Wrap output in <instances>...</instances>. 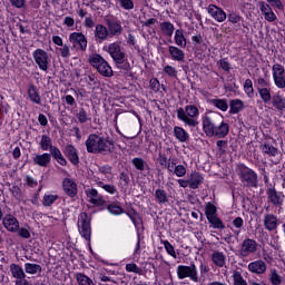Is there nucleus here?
Returning <instances> with one entry per match:
<instances>
[{
  "mask_svg": "<svg viewBox=\"0 0 285 285\" xmlns=\"http://www.w3.org/2000/svg\"><path fill=\"white\" fill-rule=\"evenodd\" d=\"M77 118H78V121L81 124H86L89 120L88 114L83 108L79 110V112L77 114Z\"/></svg>",
  "mask_w": 285,
  "mask_h": 285,
  "instance_id": "nucleus-59",
  "label": "nucleus"
},
{
  "mask_svg": "<svg viewBox=\"0 0 285 285\" xmlns=\"http://www.w3.org/2000/svg\"><path fill=\"white\" fill-rule=\"evenodd\" d=\"M271 104L272 107L281 114H283V111L285 110V97L282 96L279 92H276L272 96Z\"/></svg>",
  "mask_w": 285,
  "mask_h": 285,
  "instance_id": "nucleus-21",
  "label": "nucleus"
},
{
  "mask_svg": "<svg viewBox=\"0 0 285 285\" xmlns=\"http://www.w3.org/2000/svg\"><path fill=\"white\" fill-rule=\"evenodd\" d=\"M209 104L223 112L228 111V100L226 99L214 98L209 100Z\"/></svg>",
  "mask_w": 285,
  "mask_h": 285,
  "instance_id": "nucleus-35",
  "label": "nucleus"
},
{
  "mask_svg": "<svg viewBox=\"0 0 285 285\" xmlns=\"http://www.w3.org/2000/svg\"><path fill=\"white\" fill-rule=\"evenodd\" d=\"M169 173H173L178 178H183L186 176V167H184V165H175L173 171Z\"/></svg>",
  "mask_w": 285,
  "mask_h": 285,
  "instance_id": "nucleus-53",
  "label": "nucleus"
},
{
  "mask_svg": "<svg viewBox=\"0 0 285 285\" xmlns=\"http://www.w3.org/2000/svg\"><path fill=\"white\" fill-rule=\"evenodd\" d=\"M110 37L108 27L102 23H97L95 27V39L98 42H105Z\"/></svg>",
  "mask_w": 285,
  "mask_h": 285,
  "instance_id": "nucleus-18",
  "label": "nucleus"
},
{
  "mask_svg": "<svg viewBox=\"0 0 285 285\" xmlns=\"http://www.w3.org/2000/svg\"><path fill=\"white\" fill-rule=\"evenodd\" d=\"M62 189L65 194L71 198L78 195V185L73 178H63Z\"/></svg>",
  "mask_w": 285,
  "mask_h": 285,
  "instance_id": "nucleus-13",
  "label": "nucleus"
},
{
  "mask_svg": "<svg viewBox=\"0 0 285 285\" xmlns=\"http://www.w3.org/2000/svg\"><path fill=\"white\" fill-rule=\"evenodd\" d=\"M248 271L257 275L264 274L266 272V264L263 261L253 262L248 265Z\"/></svg>",
  "mask_w": 285,
  "mask_h": 285,
  "instance_id": "nucleus-32",
  "label": "nucleus"
},
{
  "mask_svg": "<svg viewBox=\"0 0 285 285\" xmlns=\"http://www.w3.org/2000/svg\"><path fill=\"white\" fill-rule=\"evenodd\" d=\"M63 24L67 27V28H73L75 24H76V20L73 17L71 16H66L63 18Z\"/></svg>",
  "mask_w": 285,
  "mask_h": 285,
  "instance_id": "nucleus-63",
  "label": "nucleus"
},
{
  "mask_svg": "<svg viewBox=\"0 0 285 285\" xmlns=\"http://www.w3.org/2000/svg\"><path fill=\"white\" fill-rule=\"evenodd\" d=\"M78 229L79 234L82 238H85L88 242V247L90 254H94L92 247H91V225L90 219L86 213H82L78 217Z\"/></svg>",
  "mask_w": 285,
  "mask_h": 285,
  "instance_id": "nucleus-4",
  "label": "nucleus"
},
{
  "mask_svg": "<svg viewBox=\"0 0 285 285\" xmlns=\"http://www.w3.org/2000/svg\"><path fill=\"white\" fill-rule=\"evenodd\" d=\"M76 281H77L78 285H95V283L91 278H89L88 276H86L81 273L76 274Z\"/></svg>",
  "mask_w": 285,
  "mask_h": 285,
  "instance_id": "nucleus-49",
  "label": "nucleus"
},
{
  "mask_svg": "<svg viewBox=\"0 0 285 285\" xmlns=\"http://www.w3.org/2000/svg\"><path fill=\"white\" fill-rule=\"evenodd\" d=\"M269 281L273 285H279L282 283L281 277L277 275L275 271L271 272Z\"/></svg>",
  "mask_w": 285,
  "mask_h": 285,
  "instance_id": "nucleus-62",
  "label": "nucleus"
},
{
  "mask_svg": "<svg viewBox=\"0 0 285 285\" xmlns=\"http://www.w3.org/2000/svg\"><path fill=\"white\" fill-rule=\"evenodd\" d=\"M111 171L112 167H110L109 165H104L102 167L98 168V173L106 176L108 180H110V178H108V175H111Z\"/></svg>",
  "mask_w": 285,
  "mask_h": 285,
  "instance_id": "nucleus-58",
  "label": "nucleus"
},
{
  "mask_svg": "<svg viewBox=\"0 0 285 285\" xmlns=\"http://www.w3.org/2000/svg\"><path fill=\"white\" fill-rule=\"evenodd\" d=\"M255 88L257 89L262 101L265 105H269L271 100L273 98V96L271 94V82L263 77H258L255 80Z\"/></svg>",
  "mask_w": 285,
  "mask_h": 285,
  "instance_id": "nucleus-6",
  "label": "nucleus"
},
{
  "mask_svg": "<svg viewBox=\"0 0 285 285\" xmlns=\"http://www.w3.org/2000/svg\"><path fill=\"white\" fill-rule=\"evenodd\" d=\"M261 150L267 157L277 158V161L281 160L282 154L276 147H273V145H262Z\"/></svg>",
  "mask_w": 285,
  "mask_h": 285,
  "instance_id": "nucleus-25",
  "label": "nucleus"
},
{
  "mask_svg": "<svg viewBox=\"0 0 285 285\" xmlns=\"http://www.w3.org/2000/svg\"><path fill=\"white\" fill-rule=\"evenodd\" d=\"M2 224H3V227L10 233H18L20 228L19 220L12 215L4 216Z\"/></svg>",
  "mask_w": 285,
  "mask_h": 285,
  "instance_id": "nucleus-17",
  "label": "nucleus"
},
{
  "mask_svg": "<svg viewBox=\"0 0 285 285\" xmlns=\"http://www.w3.org/2000/svg\"><path fill=\"white\" fill-rule=\"evenodd\" d=\"M39 146H40L41 150H43V151L50 150L51 155H52V149L57 148V147H53L50 136H46V135L41 136Z\"/></svg>",
  "mask_w": 285,
  "mask_h": 285,
  "instance_id": "nucleus-36",
  "label": "nucleus"
},
{
  "mask_svg": "<svg viewBox=\"0 0 285 285\" xmlns=\"http://www.w3.org/2000/svg\"><path fill=\"white\" fill-rule=\"evenodd\" d=\"M160 31L166 37H173L175 33V24L170 21H163L160 22Z\"/></svg>",
  "mask_w": 285,
  "mask_h": 285,
  "instance_id": "nucleus-34",
  "label": "nucleus"
},
{
  "mask_svg": "<svg viewBox=\"0 0 285 285\" xmlns=\"http://www.w3.org/2000/svg\"><path fill=\"white\" fill-rule=\"evenodd\" d=\"M267 196H268V199L271 200V203L275 206H281L285 198L284 194H282L281 191H277L275 189H268Z\"/></svg>",
  "mask_w": 285,
  "mask_h": 285,
  "instance_id": "nucleus-24",
  "label": "nucleus"
},
{
  "mask_svg": "<svg viewBox=\"0 0 285 285\" xmlns=\"http://www.w3.org/2000/svg\"><path fill=\"white\" fill-rule=\"evenodd\" d=\"M258 8L267 22H275L277 20V16L275 14L272 7L267 2L259 1Z\"/></svg>",
  "mask_w": 285,
  "mask_h": 285,
  "instance_id": "nucleus-16",
  "label": "nucleus"
},
{
  "mask_svg": "<svg viewBox=\"0 0 285 285\" xmlns=\"http://www.w3.org/2000/svg\"><path fill=\"white\" fill-rule=\"evenodd\" d=\"M51 163V154H38L33 158V164L40 167H48Z\"/></svg>",
  "mask_w": 285,
  "mask_h": 285,
  "instance_id": "nucleus-31",
  "label": "nucleus"
},
{
  "mask_svg": "<svg viewBox=\"0 0 285 285\" xmlns=\"http://www.w3.org/2000/svg\"><path fill=\"white\" fill-rule=\"evenodd\" d=\"M89 62L101 76L111 77L114 75L112 67L101 55L95 53L90 56Z\"/></svg>",
  "mask_w": 285,
  "mask_h": 285,
  "instance_id": "nucleus-3",
  "label": "nucleus"
},
{
  "mask_svg": "<svg viewBox=\"0 0 285 285\" xmlns=\"http://www.w3.org/2000/svg\"><path fill=\"white\" fill-rule=\"evenodd\" d=\"M178 279L189 278L194 283L199 282V271L196 264H190L189 266L180 265L176 269Z\"/></svg>",
  "mask_w": 285,
  "mask_h": 285,
  "instance_id": "nucleus-5",
  "label": "nucleus"
},
{
  "mask_svg": "<svg viewBox=\"0 0 285 285\" xmlns=\"http://www.w3.org/2000/svg\"><path fill=\"white\" fill-rule=\"evenodd\" d=\"M212 261L214 265L222 268L226 265V255H224L222 252H214L212 255Z\"/></svg>",
  "mask_w": 285,
  "mask_h": 285,
  "instance_id": "nucleus-38",
  "label": "nucleus"
},
{
  "mask_svg": "<svg viewBox=\"0 0 285 285\" xmlns=\"http://www.w3.org/2000/svg\"><path fill=\"white\" fill-rule=\"evenodd\" d=\"M57 52L63 59H69L71 57V48L68 43H65L57 48Z\"/></svg>",
  "mask_w": 285,
  "mask_h": 285,
  "instance_id": "nucleus-44",
  "label": "nucleus"
},
{
  "mask_svg": "<svg viewBox=\"0 0 285 285\" xmlns=\"http://www.w3.org/2000/svg\"><path fill=\"white\" fill-rule=\"evenodd\" d=\"M24 272L29 275H37L42 273V267L37 264L26 263L24 264Z\"/></svg>",
  "mask_w": 285,
  "mask_h": 285,
  "instance_id": "nucleus-43",
  "label": "nucleus"
},
{
  "mask_svg": "<svg viewBox=\"0 0 285 285\" xmlns=\"http://www.w3.org/2000/svg\"><path fill=\"white\" fill-rule=\"evenodd\" d=\"M207 220L214 229H224V228H226V226L224 225L222 219H219L217 216L207 218Z\"/></svg>",
  "mask_w": 285,
  "mask_h": 285,
  "instance_id": "nucleus-52",
  "label": "nucleus"
},
{
  "mask_svg": "<svg viewBox=\"0 0 285 285\" xmlns=\"http://www.w3.org/2000/svg\"><path fill=\"white\" fill-rule=\"evenodd\" d=\"M126 271L128 273H135V274H141L142 273V269L136 264H127L126 265Z\"/></svg>",
  "mask_w": 285,
  "mask_h": 285,
  "instance_id": "nucleus-60",
  "label": "nucleus"
},
{
  "mask_svg": "<svg viewBox=\"0 0 285 285\" xmlns=\"http://www.w3.org/2000/svg\"><path fill=\"white\" fill-rule=\"evenodd\" d=\"M69 43L71 49L80 52H86L88 49V39L83 32L73 31L69 35Z\"/></svg>",
  "mask_w": 285,
  "mask_h": 285,
  "instance_id": "nucleus-8",
  "label": "nucleus"
},
{
  "mask_svg": "<svg viewBox=\"0 0 285 285\" xmlns=\"http://www.w3.org/2000/svg\"><path fill=\"white\" fill-rule=\"evenodd\" d=\"M244 110V101L242 99H233L230 101V114L236 115Z\"/></svg>",
  "mask_w": 285,
  "mask_h": 285,
  "instance_id": "nucleus-42",
  "label": "nucleus"
},
{
  "mask_svg": "<svg viewBox=\"0 0 285 285\" xmlns=\"http://www.w3.org/2000/svg\"><path fill=\"white\" fill-rule=\"evenodd\" d=\"M28 97L31 102H33L36 105H41V96H40L38 88L35 85H29Z\"/></svg>",
  "mask_w": 285,
  "mask_h": 285,
  "instance_id": "nucleus-30",
  "label": "nucleus"
},
{
  "mask_svg": "<svg viewBox=\"0 0 285 285\" xmlns=\"http://www.w3.org/2000/svg\"><path fill=\"white\" fill-rule=\"evenodd\" d=\"M272 75L275 86L278 89L285 88V68L281 63H274L272 67Z\"/></svg>",
  "mask_w": 285,
  "mask_h": 285,
  "instance_id": "nucleus-11",
  "label": "nucleus"
},
{
  "mask_svg": "<svg viewBox=\"0 0 285 285\" xmlns=\"http://www.w3.org/2000/svg\"><path fill=\"white\" fill-rule=\"evenodd\" d=\"M164 72L170 78H177V68L171 65H166L164 67Z\"/></svg>",
  "mask_w": 285,
  "mask_h": 285,
  "instance_id": "nucleus-56",
  "label": "nucleus"
},
{
  "mask_svg": "<svg viewBox=\"0 0 285 285\" xmlns=\"http://www.w3.org/2000/svg\"><path fill=\"white\" fill-rule=\"evenodd\" d=\"M131 164L135 167V169L140 173L149 170V165L147 160H145L144 158H132Z\"/></svg>",
  "mask_w": 285,
  "mask_h": 285,
  "instance_id": "nucleus-37",
  "label": "nucleus"
},
{
  "mask_svg": "<svg viewBox=\"0 0 285 285\" xmlns=\"http://www.w3.org/2000/svg\"><path fill=\"white\" fill-rule=\"evenodd\" d=\"M202 183H204V176L199 171H193L189 176V188L197 189Z\"/></svg>",
  "mask_w": 285,
  "mask_h": 285,
  "instance_id": "nucleus-29",
  "label": "nucleus"
},
{
  "mask_svg": "<svg viewBox=\"0 0 285 285\" xmlns=\"http://www.w3.org/2000/svg\"><path fill=\"white\" fill-rule=\"evenodd\" d=\"M155 197L158 204H166L168 203L167 191L165 189H156Z\"/></svg>",
  "mask_w": 285,
  "mask_h": 285,
  "instance_id": "nucleus-51",
  "label": "nucleus"
},
{
  "mask_svg": "<svg viewBox=\"0 0 285 285\" xmlns=\"http://www.w3.org/2000/svg\"><path fill=\"white\" fill-rule=\"evenodd\" d=\"M86 149L90 154L98 153H110L112 148L111 140L104 138L102 136H97V134H90L85 141Z\"/></svg>",
  "mask_w": 285,
  "mask_h": 285,
  "instance_id": "nucleus-1",
  "label": "nucleus"
},
{
  "mask_svg": "<svg viewBox=\"0 0 285 285\" xmlns=\"http://www.w3.org/2000/svg\"><path fill=\"white\" fill-rule=\"evenodd\" d=\"M177 118L186 126L195 128L199 126V108L196 105H186L177 109Z\"/></svg>",
  "mask_w": 285,
  "mask_h": 285,
  "instance_id": "nucleus-2",
  "label": "nucleus"
},
{
  "mask_svg": "<svg viewBox=\"0 0 285 285\" xmlns=\"http://www.w3.org/2000/svg\"><path fill=\"white\" fill-rule=\"evenodd\" d=\"M278 226V219L276 216L268 214L264 217V227L268 232H274Z\"/></svg>",
  "mask_w": 285,
  "mask_h": 285,
  "instance_id": "nucleus-26",
  "label": "nucleus"
},
{
  "mask_svg": "<svg viewBox=\"0 0 285 285\" xmlns=\"http://www.w3.org/2000/svg\"><path fill=\"white\" fill-rule=\"evenodd\" d=\"M174 42L179 48H186L188 41L186 40V36L184 35V29H176L174 33Z\"/></svg>",
  "mask_w": 285,
  "mask_h": 285,
  "instance_id": "nucleus-27",
  "label": "nucleus"
},
{
  "mask_svg": "<svg viewBox=\"0 0 285 285\" xmlns=\"http://www.w3.org/2000/svg\"><path fill=\"white\" fill-rule=\"evenodd\" d=\"M17 233H18L19 237H21L23 239L31 238L29 228H18Z\"/></svg>",
  "mask_w": 285,
  "mask_h": 285,
  "instance_id": "nucleus-61",
  "label": "nucleus"
},
{
  "mask_svg": "<svg viewBox=\"0 0 285 285\" xmlns=\"http://www.w3.org/2000/svg\"><path fill=\"white\" fill-rule=\"evenodd\" d=\"M9 269H10V273H11L12 277H14L16 279L27 277L23 268L21 266L17 265V264H11L9 266Z\"/></svg>",
  "mask_w": 285,
  "mask_h": 285,
  "instance_id": "nucleus-39",
  "label": "nucleus"
},
{
  "mask_svg": "<svg viewBox=\"0 0 285 285\" xmlns=\"http://www.w3.org/2000/svg\"><path fill=\"white\" fill-rule=\"evenodd\" d=\"M207 12L218 23L226 21V11L216 4H209L207 7Z\"/></svg>",
  "mask_w": 285,
  "mask_h": 285,
  "instance_id": "nucleus-14",
  "label": "nucleus"
},
{
  "mask_svg": "<svg viewBox=\"0 0 285 285\" xmlns=\"http://www.w3.org/2000/svg\"><path fill=\"white\" fill-rule=\"evenodd\" d=\"M158 163L160 166L165 167L168 171H173V165H170V158L166 154H159Z\"/></svg>",
  "mask_w": 285,
  "mask_h": 285,
  "instance_id": "nucleus-45",
  "label": "nucleus"
},
{
  "mask_svg": "<svg viewBox=\"0 0 285 285\" xmlns=\"http://www.w3.org/2000/svg\"><path fill=\"white\" fill-rule=\"evenodd\" d=\"M107 29L110 38L118 37L122 33V24L117 20H107Z\"/></svg>",
  "mask_w": 285,
  "mask_h": 285,
  "instance_id": "nucleus-19",
  "label": "nucleus"
},
{
  "mask_svg": "<svg viewBox=\"0 0 285 285\" xmlns=\"http://www.w3.org/2000/svg\"><path fill=\"white\" fill-rule=\"evenodd\" d=\"M107 210L110 215L115 216L125 214V210L119 203H109Z\"/></svg>",
  "mask_w": 285,
  "mask_h": 285,
  "instance_id": "nucleus-41",
  "label": "nucleus"
},
{
  "mask_svg": "<svg viewBox=\"0 0 285 285\" xmlns=\"http://www.w3.org/2000/svg\"><path fill=\"white\" fill-rule=\"evenodd\" d=\"M229 130L230 127H228V122H224V120H222L219 125H215L213 137L224 139L226 136H228Z\"/></svg>",
  "mask_w": 285,
  "mask_h": 285,
  "instance_id": "nucleus-22",
  "label": "nucleus"
},
{
  "mask_svg": "<svg viewBox=\"0 0 285 285\" xmlns=\"http://www.w3.org/2000/svg\"><path fill=\"white\" fill-rule=\"evenodd\" d=\"M168 52L174 61L184 62L186 59V53L177 46H169Z\"/></svg>",
  "mask_w": 285,
  "mask_h": 285,
  "instance_id": "nucleus-23",
  "label": "nucleus"
},
{
  "mask_svg": "<svg viewBox=\"0 0 285 285\" xmlns=\"http://www.w3.org/2000/svg\"><path fill=\"white\" fill-rule=\"evenodd\" d=\"M105 49L116 63L122 65L125 62L126 55L121 50V46L119 42H111L107 47H105Z\"/></svg>",
  "mask_w": 285,
  "mask_h": 285,
  "instance_id": "nucleus-10",
  "label": "nucleus"
},
{
  "mask_svg": "<svg viewBox=\"0 0 285 285\" xmlns=\"http://www.w3.org/2000/svg\"><path fill=\"white\" fill-rule=\"evenodd\" d=\"M66 156L69 158L70 163L72 165H78L79 164V156L76 147L73 145H67L65 149Z\"/></svg>",
  "mask_w": 285,
  "mask_h": 285,
  "instance_id": "nucleus-28",
  "label": "nucleus"
},
{
  "mask_svg": "<svg viewBox=\"0 0 285 285\" xmlns=\"http://www.w3.org/2000/svg\"><path fill=\"white\" fill-rule=\"evenodd\" d=\"M127 216L131 219V222L135 226H139L141 224V218H140L139 214H137L135 212L134 213L129 212V213H127Z\"/></svg>",
  "mask_w": 285,
  "mask_h": 285,
  "instance_id": "nucleus-57",
  "label": "nucleus"
},
{
  "mask_svg": "<svg viewBox=\"0 0 285 285\" xmlns=\"http://www.w3.org/2000/svg\"><path fill=\"white\" fill-rule=\"evenodd\" d=\"M205 215L207 219H210L213 217H217V207H215V205H213V203H208L205 206Z\"/></svg>",
  "mask_w": 285,
  "mask_h": 285,
  "instance_id": "nucleus-50",
  "label": "nucleus"
},
{
  "mask_svg": "<svg viewBox=\"0 0 285 285\" xmlns=\"http://www.w3.org/2000/svg\"><path fill=\"white\" fill-rule=\"evenodd\" d=\"M163 245L169 256L177 259V253L175 252V247H173V244L168 240L163 242Z\"/></svg>",
  "mask_w": 285,
  "mask_h": 285,
  "instance_id": "nucleus-54",
  "label": "nucleus"
},
{
  "mask_svg": "<svg viewBox=\"0 0 285 285\" xmlns=\"http://www.w3.org/2000/svg\"><path fill=\"white\" fill-rule=\"evenodd\" d=\"M86 196L88 198V202L92 204L94 206L101 207L106 205V200L101 194H99L98 189H86Z\"/></svg>",
  "mask_w": 285,
  "mask_h": 285,
  "instance_id": "nucleus-12",
  "label": "nucleus"
},
{
  "mask_svg": "<svg viewBox=\"0 0 285 285\" xmlns=\"http://www.w3.org/2000/svg\"><path fill=\"white\" fill-rule=\"evenodd\" d=\"M255 252H257V242H255L253 239H245L242 243V246L239 249L240 256L248 257L252 254H255Z\"/></svg>",
  "mask_w": 285,
  "mask_h": 285,
  "instance_id": "nucleus-15",
  "label": "nucleus"
},
{
  "mask_svg": "<svg viewBox=\"0 0 285 285\" xmlns=\"http://www.w3.org/2000/svg\"><path fill=\"white\" fill-rule=\"evenodd\" d=\"M117 4L120 6L121 9L126 11H131L135 9V1L134 0H115Z\"/></svg>",
  "mask_w": 285,
  "mask_h": 285,
  "instance_id": "nucleus-48",
  "label": "nucleus"
},
{
  "mask_svg": "<svg viewBox=\"0 0 285 285\" xmlns=\"http://www.w3.org/2000/svg\"><path fill=\"white\" fill-rule=\"evenodd\" d=\"M244 91L248 98H253L255 96V88L253 87V80L247 78L244 82Z\"/></svg>",
  "mask_w": 285,
  "mask_h": 285,
  "instance_id": "nucleus-46",
  "label": "nucleus"
},
{
  "mask_svg": "<svg viewBox=\"0 0 285 285\" xmlns=\"http://www.w3.org/2000/svg\"><path fill=\"white\" fill-rule=\"evenodd\" d=\"M239 178L245 186L257 188V174L246 165L239 166Z\"/></svg>",
  "mask_w": 285,
  "mask_h": 285,
  "instance_id": "nucleus-9",
  "label": "nucleus"
},
{
  "mask_svg": "<svg viewBox=\"0 0 285 285\" xmlns=\"http://www.w3.org/2000/svg\"><path fill=\"white\" fill-rule=\"evenodd\" d=\"M234 285H248L244 277H242V273L234 271L233 273Z\"/></svg>",
  "mask_w": 285,
  "mask_h": 285,
  "instance_id": "nucleus-55",
  "label": "nucleus"
},
{
  "mask_svg": "<svg viewBox=\"0 0 285 285\" xmlns=\"http://www.w3.org/2000/svg\"><path fill=\"white\" fill-rule=\"evenodd\" d=\"M51 156L57 160V163L61 166H67V160L65 156H62L61 151L59 148H53Z\"/></svg>",
  "mask_w": 285,
  "mask_h": 285,
  "instance_id": "nucleus-47",
  "label": "nucleus"
},
{
  "mask_svg": "<svg viewBox=\"0 0 285 285\" xmlns=\"http://www.w3.org/2000/svg\"><path fill=\"white\" fill-rule=\"evenodd\" d=\"M216 122L210 118V116L206 115L203 117V131L207 137H213L215 134Z\"/></svg>",
  "mask_w": 285,
  "mask_h": 285,
  "instance_id": "nucleus-20",
  "label": "nucleus"
},
{
  "mask_svg": "<svg viewBox=\"0 0 285 285\" xmlns=\"http://www.w3.org/2000/svg\"><path fill=\"white\" fill-rule=\"evenodd\" d=\"M174 136L181 144L190 139L188 131L184 127H174Z\"/></svg>",
  "mask_w": 285,
  "mask_h": 285,
  "instance_id": "nucleus-33",
  "label": "nucleus"
},
{
  "mask_svg": "<svg viewBox=\"0 0 285 285\" xmlns=\"http://www.w3.org/2000/svg\"><path fill=\"white\" fill-rule=\"evenodd\" d=\"M32 58L41 71L47 72L51 63V57L48 51L42 48H37L32 51Z\"/></svg>",
  "mask_w": 285,
  "mask_h": 285,
  "instance_id": "nucleus-7",
  "label": "nucleus"
},
{
  "mask_svg": "<svg viewBox=\"0 0 285 285\" xmlns=\"http://www.w3.org/2000/svg\"><path fill=\"white\" fill-rule=\"evenodd\" d=\"M242 20V16L237 13H229L228 21L233 24L239 23Z\"/></svg>",
  "mask_w": 285,
  "mask_h": 285,
  "instance_id": "nucleus-64",
  "label": "nucleus"
},
{
  "mask_svg": "<svg viewBox=\"0 0 285 285\" xmlns=\"http://www.w3.org/2000/svg\"><path fill=\"white\" fill-rule=\"evenodd\" d=\"M58 199H59L58 194H50V191H47V193L43 195V198H42V206H45V207H50V206H52Z\"/></svg>",
  "mask_w": 285,
  "mask_h": 285,
  "instance_id": "nucleus-40",
  "label": "nucleus"
}]
</instances>
